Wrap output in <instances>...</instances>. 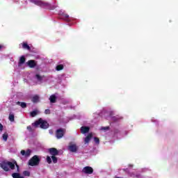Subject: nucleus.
I'll use <instances>...</instances> for the list:
<instances>
[{
  "label": "nucleus",
  "mask_w": 178,
  "mask_h": 178,
  "mask_svg": "<svg viewBox=\"0 0 178 178\" xmlns=\"http://www.w3.org/2000/svg\"><path fill=\"white\" fill-rule=\"evenodd\" d=\"M100 130H104V131H106V130H109V127H102Z\"/></svg>",
  "instance_id": "28"
},
{
  "label": "nucleus",
  "mask_w": 178,
  "mask_h": 178,
  "mask_svg": "<svg viewBox=\"0 0 178 178\" xmlns=\"http://www.w3.org/2000/svg\"><path fill=\"white\" fill-rule=\"evenodd\" d=\"M18 105H20L21 108H26L27 106V104H26V103L24 102H17V103Z\"/></svg>",
  "instance_id": "21"
},
{
  "label": "nucleus",
  "mask_w": 178,
  "mask_h": 178,
  "mask_svg": "<svg viewBox=\"0 0 178 178\" xmlns=\"http://www.w3.org/2000/svg\"><path fill=\"white\" fill-rule=\"evenodd\" d=\"M32 126L34 127H38L40 126V129H47L49 127V124L47 121L43 120L42 119H39V120L35 122L34 123L32 124Z\"/></svg>",
  "instance_id": "2"
},
{
  "label": "nucleus",
  "mask_w": 178,
  "mask_h": 178,
  "mask_svg": "<svg viewBox=\"0 0 178 178\" xmlns=\"http://www.w3.org/2000/svg\"><path fill=\"white\" fill-rule=\"evenodd\" d=\"M62 19H65L67 22H70L71 19L69 17V15L67 14H63Z\"/></svg>",
  "instance_id": "16"
},
{
  "label": "nucleus",
  "mask_w": 178,
  "mask_h": 178,
  "mask_svg": "<svg viewBox=\"0 0 178 178\" xmlns=\"http://www.w3.org/2000/svg\"><path fill=\"white\" fill-rule=\"evenodd\" d=\"M12 177H13V178H24V177L20 175V174L16 173V172H15V173H13V174L12 175Z\"/></svg>",
  "instance_id": "15"
},
{
  "label": "nucleus",
  "mask_w": 178,
  "mask_h": 178,
  "mask_svg": "<svg viewBox=\"0 0 178 178\" xmlns=\"http://www.w3.org/2000/svg\"><path fill=\"white\" fill-rule=\"evenodd\" d=\"M1 48H5V46H4V45H0V49H1Z\"/></svg>",
  "instance_id": "35"
},
{
  "label": "nucleus",
  "mask_w": 178,
  "mask_h": 178,
  "mask_svg": "<svg viewBox=\"0 0 178 178\" xmlns=\"http://www.w3.org/2000/svg\"><path fill=\"white\" fill-rule=\"evenodd\" d=\"M88 131H90V127H82L81 128V133H82V134H86V133H88Z\"/></svg>",
  "instance_id": "9"
},
{
  "label": "nucleus",
  "mask_w": 178,
  "mask_h": 178,
  "mask_svg": "<svg viewBox=\"0 0 178 178\" xmlns=\"http://www.w3.org/2000/svg\"><path fill=\"white\" fill-rule=\"evenodd\" d=\"M44 113L45 115H49V113H51V111H49V109H46L44 111Z\"/></svg>",
  "instance_id": "30"
},
{
  "label": "nucleus",
  "mask_w": 178,
  "mask_h": 178,
  "mask_svg": "<svg viewBox=\"0 0 178 178\" xmlns=\"http://www.w3.org/2000/svg\"><path fill=\"white\" fill-rule=\"evenodd\" d=\"M82 172L83 173H86V175H92V172H94V170L92 169V168L90 166H86L83 168V169L82 170Z\"/></svg>",
  "instance_id": "6"
},
{
  "label": "nucleus",
  "mask_w": 178,
  "mask_h": 178,
  "mask_svg": "<svg viewBox=\"0 0 178 178\" xmlns=\"http://www.w3.org/2000/svg\"><path fill=\"white\" fill-rule=\"evenodd\" d=\"M27 65L29 67H34L35 66V61L33 60H29Z\"/></svg>",
  "instance_id": "12"
},
{
  "label": "nucleus",
  "mask_w": 178,
  "mask_h": 178,
  "mask_svg": "<svg viewBox=\"0 0 178 178\" xmlns=\"http://www.w3.org/2000/svg\"><path fill=\"white\" fill-rule=\"evenodd\" d=\"M63 69V66L62 65H59L56 66V70H62Z\"/></svg>",
  "instance_id": "26"
},
{
  "label": "nucleus",
  "mask_w": 178,
  "mask_h": 178,
  "mask_svg": "<svg viewBox=\"0 0 178 178\" xmlns=\"http://www.w3.org/2000/svg\"><path fill=\"white\" fill-rule=\"evenodd\" d=\"M32 101L33 102H38V101H40V97H38V95L33 96L32 98Z\"/></svg>",
  "instance_id": "17"
},
{
  "label": "nucleus",
  "mask_w": 178,
  "mask_h": 178,
  "mask_svg": "<svg viewBox=\"0 0 178 178\" xmlns=\"http://www.w3.org/2000/svg\"><path fill=\"white\" fill-rule=\"evenodd\" d=\"M17 169H19V166L18 165H17Z\"/></svg>",
  "instance_id": "37"
},
{
  "label": "nucleus",
  "mask_w": 178,
  "mask_h": 178,
  "mask_svg": "<svg viewBox=\"0 0 178 178\" xmlns=\"http://www.w3.org/2000/svg\"><path fill=\"white\" fill-rule=\"evenodd\" d=\"M69 149L71 152H76L77 151V146L76 145H71L69 146Z\"/></svg>",
  "instance_id": "10"
},
{
  "label": "nucleus",
  "mask_w": 178,
  "mask_h": 178,
  "mask_svg": "<svg viewBox=\"0 0 178 178\" xmlns=\"http://www.w3.org/2000/svg\"><path fill=\"white\" fill-rule=\"evenodd\" d=\"M118 119H119V118H118V117H115V118H114V120H115V121L118 120Z\"/></svg>",
  "instance_id": "34"
},
{
  "label": "nucleus",
  "mask_w": 178,
  "mask_h": 178,
  "mask_svg": "<svg viewBox=\"0 0 178 178\" xmlns=\"http://www.w3.org/2000/svg\"><path fill=\"white\" fill-rule=\"evenodd\" d=\"M3 130V125L2 124H0V131H2Z\"/></svg>",
  "instance_id": "32"
},
{
  "label": "nucleus",
  "mask_w": 178,
  "mask_h": 178,
  "mask_svg": "<svg viewBox=\"0 0 178 178\" xmlns=\"http://www.w3.org/2000/svg\"><path fill=\"white\" fill-rule=\"evenodd\" d=\"M24 62H26V58H24V56H22L19 58V63H18L19 67H20L23 65V63H24Z\"/></svg>",
  "instance_id": "11"
},
{
  "label": "nucleus",
  "mask_w": 178,
  "mask_h": 178,
  "mask_svg": "<svg viewBox=\"0 0 178 178\" xmlns=\"http://www.w3.org/2000/svg\"><path fill=\"white\" fill-rule=\"evenodd\" d=\"M17 169H19V166L18 165H17Z\"/></svg>",
  "instance_id": "36"
},
{
  "label": "nucleus",
  "mask_w": 178,
  "mask_h": 178,
  "mask_svg": "<svg viewBox=\"0 0 178 178\" xmlns=\"http://www.w3.org/2000/svg\"><path fill=\"white\" fill-rule=\"evenodd\" d=\"M38 115V111H33L31 113V116L34 118V116H37Z\"/></svg>",
  "instance_id": "20"
},
{
  "label": "nucleus",
  "mask_w": 178,
  "mask_h": 178,
  "mask_svg": "<svg viewBox=\"0 0 178 178\" xmlns=\"http://www.w3.org/2000/svg\"><path fill=\"white\" fill-rule=\"evenodd\" d=\"M21 155H22V156H25V158H29V156L31 155V150L30 149H27L26 151L22 150Z\"/></svg>",
  "instance_id": "7"
},
{
  "label": "nucleus",
  "mask_w": 178,
  "mask_h": 178,
  "mask_svg": "<svg viewBox=\"0 0 178 178\" xmlns=\"http://www.w3.org/2000/svg\"><path fill=\"white\" fill-rule=\"evenodd\" d=\"M94 141L96 144H99V138H95Z\"/></svg>",
  "instance_id": "29"
},
{
  "label": "nucleus",
  "mask_w": 178,
  "mask_h": 178,
  "mask_svg": "<svg viewBox=\"0 0 178 178\" xmlns=\"http://www.w3.org/2000/svg\"><path fill=\"white\" fill-rule=\"evenodd\" d=\"M49 100L52 104H55V102H56V96H55V95H52L50 96Z\"/></svg>",
  "instance_id": "14"
},
{
  "label": "nucleus",
  "mask_w": 178,
  "mask_h": 178,
  "mask_svg": "<svg viewBox=\"0 0 178 178\" xmlns=\"http://www.w3.org/2000/svg\"><path fill=\"white\" fill-rule=\"evenodd\" d=\"M29 2L32 3H35V5H38V6H41V8H45L46 9H55V7H51V4L48 3H45L41 0H28Z\"/></svg>",
  "instance_id": "1"
},
{
  "label": "nucleus",
  "mask_w": 178,
  "mask_h": 178,
  "mask_svg": "<svg viewBox=\"0 0 178 178\" xmlns=\"http://www.w3.org/2000/svg\"><path fill=\"white\" fill-rule=\"evenodd\" d=\"M9 120L10 122H15V115L10 113L9 115Z\"/></svg>",
  "instance_id": "19"
},
{
  "label": "nucleus",
  "mask_w": 178,
  "mask_h": 178,
  "mask_svg": "<svg viewBox=\"0 0 178 178\" xmlns=\"http://www.w3.org/2000/svg\"><path fill=\"white\" fill-rule=\"evenodd\" d=\"M91 137H92V135L91 134H89L88 136L85 138L84 139L85 144H88V143H90V140H91Z\"/></svg>",
  "instance_id": "13"
},
{
  "label": "nucleus",
  "mask_w": 178,
  "mask_h": 178,
  "mask_svg": "<svg viewBox=\"0 0 178 178\" xmlns=\"http://www.w3.org/2000/svg\"><path fill=\"white\" fill-rule=\"evenodd\" d=\"M47 163H52V159H51V157L49 156H47Z\"/></svg>",
  "instance_id": "25"
},
{
  "label": "nucleus",
  "mask_w": 178,
  "mask_h": 178,
  "mask_svg": "<svg viewBox=\"0 0 178 178\" xmlns=\"http://www.w3.org/2000/svg\"><path fill=\"white\" fill-rule=\"evenodd\" d=\"M0 166L6 172H8V170H10V169L12 170L15 169V164L13 163L12 162L3 161L0 164Z\"/></svg>",
  "instance_id": "3"
},
{
  "label": "nucleus",
  "mask_w": 178,
  "mask_h": 178,
  "mask_svg": "<svg viewBox=\"0 0 178 178\" xmlns=\"http://www.w3.org/2000/svg\"><path fill=\"white\" fill-rule=\"evenodd\" d=\"M40 163V158L38 156H33L29 161V166H37Z\"/></svg>",
  "instance_id": "4"
},
{
  "label": "nucleus",
  "mask_w": 178,
  "mask_h": 178,
  "mask_svg": "<svg viewBox=\"0 0 178 178\" xmlns=\"http://www.w3.org/2000/svg\"><path fill=\"white\" fill-rule=\"evenodd\" d=\"M2 137H3V140L4 141H7L8 140V134L7 133L3 134Z\"/></svg>",
  "instance_id": "23"
},
{
  "label": "nucleus",
  "mask_w": 178,
  "mask_h": 178,
  "mask_svg": "<svg viewBox=\"0 0 178 178\" xmlns=\"http://www.w3.org/2000/svg\"><path fill=\"white\" fill-rule=\"evenodd\" d=\"M22 48H24V49L30 50V46H29V44H27V43H23Z\"/></svg>",
  "instance_id": "18"
},
{
  "label": "nucleus",
  "mask_w": 178,
  "mask_h": 178,
  "mask_svg": "<svg viewBox=\"0 0 178 178\" xmlns=\"http://www.w3.org/2000/svg\"><path fill=\"white\" fill-rule=\"evenodd\" d=\"M131 176L132 177H138V178H139L140 177V175H134V174H131Z\"/></svg>",
  "instance_id": "31"
},
{
  "label": "nucleus",
  "mask_w": 178,
  "mask_h": 178,
  "mask_svg": "<svg viewBox=\"0 0 178 178\" xmlns=\"http://www.w3.org/2000/svg\"><path fill=\"white\" fill-rule=\"evenodd\" d=\"M23 175H24V176L29 177V176H30V172L29 171H24Z\"/></svg>",
  "instance_id": "27"
},
{
  "label": "nucleus",
  "mask_w": 178,
  "mask_h": 178,
  "mask_svg": "<svg viewBox=\"0 0 178 178\" xmlns=\"http://www.w3.org/2000/svg\"><path fill=\"white\" fill-rule=\"evenodd\" d=\"M35 79L38 80V81H42V77L39 74L35 75Z\"/></svg>",
  "instance_id": "22"
},
{
  "label": "nucleus",
  "mask_w": 178,
  "mask_h": 178,
  "mask_svg": "<svg viewBox=\"0 0 178 178\" xmlns=\"http://www.w3.org/2000/svg\"><path fill=\"white\" fill-rule=\"evenodd\" d=\"M65 130L64 129H59L56 130V136L57 138H62L65 134Z\"/></svg>",
  "instance_id": "5"
},
{
  "label": "nucleus",
  "mask_w": 178,
  "mask_h": 178,
  "mask_svg": "<svg viewBox=\"0 0 178 178\" xmlns=\"http://www.w3.org/2000/svg\"><path fill=\"white\" fill-rule=\"evenodd\" d=\"M51 159L54 163H56L58 162V158H56L55 156H52Z\"/></svg>",
  "instance_id": "24"
},
{
  "label": "nucleus",
  "mask_w": 178,
  "mask_h": 178,
  "mask_svg": "<svg viewBox=\"0 0 178 178\" xmlns=\"http://www.w3.org/2000/svg\"><path fill=\"white\" fill-rule=\"evenodd\" d=\"M27 129L29 131H31V126L27 127Z\"/></svg>",
  "instance_id": "33"
},
{
  "label": "nucleus",
  "mask_w": 178,
  "mask_h": 178,
  "mask_svg": "<svg viewBox=\"0 0 178 178\" xmlns=\"http://www.w3.org/2000/svg\"><path fill=\"white\" fill-rule=\"evenodd\" d=\"M49 152H50L51 155H52L53 156H55L56 155H58V154H59V152H58V149H56V148H50L49 149Z\"/></svg>",
  "instance_id": "8"
}]
</instances>
